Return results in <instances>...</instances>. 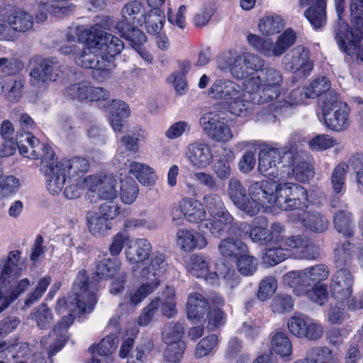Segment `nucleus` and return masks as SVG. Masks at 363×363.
<instances>
[{"label": "nucleus", "mask_w": 363, "mask_h": 363, "mask_svg": "<svg viewBox=\"0 0 363 363\" xmlns=\"http://www.w3.org/2000/svg\"><path fill=\"white\" fill-rule=\"evenodd\" d=\"M264 65V59L247 52H229L219 60V67L222 70L229 69L233 78H248L243 82V87L253 104H257L277 99L283 81L280 71L271 67L263 68Z\"/></svg>", "instance_id": "obj_1"}, {"label": "nucleus", "mask_w": 363, "mask_h": 363, "mask_svg": "<svg viewBox=\"0 0 363 363\" xmlns=\"http://www.w3.org/2000/svg\"><path fill=\"white\" fill-rule=\"evenodd\" d=\"M97 288L86 275L85 270H80L73 283L72 292L66 298L57 301L55 310L63 315L54 330L41 339V345L47 349L50 357L58 352L65 345L67 338V330L72 325L76 315L91 313L96 303Z\"/></svg>", "instance_id": "obj_2"}, {"label": "nucleus", "mask_w": 363, "mask_h": 363, "mask_svg": "<svg viewBox=\"0 0 363 363\" xmlns=\"http://www.w3.org/2000/svg\"><path fill=\"white\" fill-rule=\"evenodd\" d=\"M328 267L322 264L301 270H292L283 276V282L293 289L298 296H306L311 301L323 305L328 298L327 288L320 284L329 276Z\"/></svg>", "instance_id": "obj_3"}, {"label": "nucleus", "mask_w": 363, "mask_h": 363, "mask_svg": "<svg viewBox=\"0 0 363 363\" xmlns=\"http://www.w3.org/2000/svg\"><path fill=\"white\" fill-rule=\"evenodd\" d=\"M45 152L42 172L47 178V189L52 195L61 192L66 177L69 179L82 178L80 174H84L89 168V163L85 158L75 157L58 161L52 148L45 149Z\"/></svg>", "instance_id": "obj_4"}, {"label": "nucleus", "mask_w": 363, "mask_h": 363, "mask_svg": "<svg viewBox=\"0 0 363 363\" xmlns=\"http://www.w3.org/2000/svg\"><path fill=\"white\" fill-rule=\"evenodd\" d=\"M350 11L352 28L342 23L335 33L340 48L348 55L363 62V0H350Z\"/></svg>", "instance_id": "obj_5"}, {"label": "nucleus", "mask_w": 363, "mask_h": 363, "mask_svg": "<svg viewBox=\"0 0 363 363\" xmlns=\"http://www.w3.org/2000/svg\"><path fill=\"white\" fill-rule=\"evenodd\" d=\"M318 247L308 238L301 235L286 237L278 247H267L262 256V262L273 266L282 262L291 255L300 259L312 260L319 256Z\"/></svg>", "instance_id": "obj_6"}, {"label": "nucleus", "mask_w": 363, "mask_h": 363, "mask_svg": "<svg viewBox=\"0 0 363 363\" xmlns=\"http://www.w3.org/2000/svg\"><path fill=\"white\" fill-rule=\"evenodd\" d=\"M208 94L212 99L223 101L228 106L229 112L235 116H241L246 114L250 108V99L247 98V92L243 86L229 79L216 80L208 89Z\"/></svg>", "instance_id": "obj_7"}, {"label": "nucleus", "mask_w": 363, "mask_h": 363, "mask_svg": "<svg viewBox=\"0 0 363 363\" xmlns=\"http://www.w3.org/2000/svg\"><path fill=\"white\" fill-rule=\"evenodd\" d=\"M204 205L212 218H208L198 225V228L203 233L219 235L225 225L231 224L233 217L226 210L220 195L208 193L203 197Z\"/></svg>", "instance_id": "obj_8"}, {"label": "nucleus", "mask_w": 363, "mask_h": 363, "mask_svg": "<svg viewBox=\"0 0 363 363\" xmlns=\"http://www.w3.org/2000/svg\"><path fill=\"white\" fill-rule=\"evenodd\" d=\"M288 152L285 148H262L258 155L259 172L274 182L289 179V170L286 169V163L283 162V156Z\"/></svg>", "instance_id": "obj_9"}, {"label": "nucleus", "mask_w": 363, "mask_h": 363, "mask_svg": "<svg viewBox=\"0 0 363 363\" xmlns=\"http://www.w3.org/2000/svg\"><path fill=\"white\" fill-rule=\"evenodd\" d=\"M296 38V32L291 28H287L277 37L275 42L253 33L247 35V41L251 47L265 57H279L295 43Z\"/></svg>", "instance_id": "obj_10"}, {"label": "nucleus", "mask_w": 363, "mask_h": 363, "mask_svg": "<svg viewBox=\"0 0 363 363\" xmlns=\"http://www.w3.org/2000/svg\"><path fill=\"white\" fill-rule=\"evenodd\" d=\"M248 196L245 213L250 216L276 206V182H253L248 188Z\"/></svg>", "instance_id": "obj_11"}, {"label": "nucleus", "mask_w": 363, "mask_h": 363, "mask_svg": "<svg viewBox=\"0 0 363 363\" xmlns=\"http://www.w3.org/2000/svg\"><path fill=\"white\" fill-rule=\"evenodd\" d=\"M276 206L283 211L302 208L308 206V196L302 186L280 181L276 182Z\"/></svg>", "instance_id": "obj_12"}, {"label": "nucleus", "mask_w": 363, "mask_h": 363, "mask_svg": "<svg viewBox=\"0 0 363 363\" xmlns=\"http://www.w3.org/2000/svg\"><path fill=\"white\" fill-rule=\"evenodd\" d=\"M199 125L206 135L215 142L226 143L233 136L224 114L218 111H211L202 114Z\"/></svg>", "instance_id": "obj_13"}, {"label": "nucleus", "mask_w": 363, "mask_h": 363, "mask_svg": "<svg viewBox=\"0 0 363 363\" xmlns=\"http://www.w3.org/2000/svg\"><path fill=\"white\" fill-rule=\"evenodd\" d=\"M62 72L61 65L55 61L42 60L31 65L29 72L30 86L38 91H43L50 82H54Z\"/></svg>", "instance_id": "obj_14"}, {"label": "nucleus", "mask_w": 363, "mask_h": 363, "mask_svg": "<svg viewBox=\"0 0 363 363\" xmlns=\"http://www.w3.org/2000/svg\"><path fill=\"white\" fill-rule=\"evenodd\" d=\"M206 216L203 203L196 199L183 198L178 205H173L171 208L170 217L175 225L183 223V218L188 222L199 223L203 221Z\"/></svg>", "instance_id": "obj_15"}, {"label": "nucleus", "mask_w": 363, "mask_h": 363, "mask_svg": "<svg viewBox=\"0 0 363 363\" xmlns=\"http://www.w3.org/2000/svg\"><path fill=\"white\" fill-rule=\"evenodd\" d=\"M84 182L89 190L86 198L91 202L94 201L91 198L94 197V193H96L98 197L102 200L116 199L118 197L116 180L112 174L101 173L89 175L85 177Z\"/></svg>", "instance_id": "obj_16"}, {"label": "nucleus", "mask_w": 363, "mask_h": 363, "mask_svg": "<svg viewBox=\"0 0 363 363\" xmlns=\"http://www.w3.org/2000/svg\"><path fill=\"white\" fill-rule=\"evenodd\" d=\"M350 109L347 104L339 100L326 101L323 106L325 125L333 130H345L350 125Z\"/></svg>", "instance_id": "obj_17"}, {"label": "nucleus", "mask_w": 363, "mask_h": 363, "mask_svg": "<svg viewBox=\"0 0 363 363\" xmlns=\"http://www.w3.org/2000/svg\"><path fill=\"white\" fill-rule=\"evenodd\" d=\"M354 277L346 269L337 270L330 277V291L332 297L344 305L352 297Z\"/></svg>", "instance_id": "obj_18"}, {"label": "nucleus", "mask_w": 363, "mask_h": 363, "mask_svg": "<svg viewBox=\"0 0 363 363\" xmlns=\"http://www.w3.org/2000/svg\"><path fill=\"white\" fill-rule=\"evenodd\" d=\"M151 251V244L147 239L135 238L128 242L125 251V259L133 265L132 270L135 275L146 264Z\"/></svg>", "instance_id": "obj_19"}, {"label": "nucleus", "mask_w": 363, "mask_h": 363, "mask_svg": "<svg viewBox=\"0 0 363 363\" xmlns=\"http://www.w3.org/2000/svg\"><path fill=\"white\" fill-rule=\"evenodd\" d=\"M309 55V50L305 46L295 47L283 58L285 69L291 72H300L303 75H308L313 67Z\"/></svg>", "instance_id": "obj_20"}, {"label": "nucleus", "mask_w": 363, "mask_h": 363, "mask_svg": "<svg viewBox=\"0 0 363 363\" xmlns=\"http://www.w3.org/2000/svg\"><path fill=\"white\" fill-rule=\"evenodd\" d=\"M84 46V51L75 57L76 64L82 67L94 69V76L97 79L102 80L108 77L110 74L109 65L101 59L97 50L88 48L87 43Z\"/></svg>", "instance_id": "obj_21"}, {"label": "nucleus", "mask_w": 363, "mask_h": 363, "mask_svg": "<svg viewBox=\"0 0 363 363\" xmlns=\"http://www.w3.org/2000/svg\"><path fill=\"white\" fill-rule=\"evenodd\" d=\"M283 162L286 163L285 168L289 170V178L293 177L298 182H305L314 175L310 164L304 160L302 155L294 150H289V152L284 154Z\"/></svg>", "instance_id": "obj_22"}, {"label": "nucleus", "mask_w": 363, "mask_h": 363, "mask_svg": "<svg viewBox=\"0 0 363 363\" xmlns=\"http://www.w3.org/2000/svg\"><path fill=\"white\" fill-rule=\"evenodd\" d=\"M185 157L194 167L205 169L213 161L212 150L207 143L196 141L186 146Z\"/></svg>", "instance_id": "obj_23"}, {"label": "nucleus", "mask_w": 363, "mask_h": 363, "mask_svg": "<svg viewBox=\"0 0 363 363\" xmlns=\"http://www.w3.org/2000/svg\"><path fill=\"white\" fill-rule=\"evenodd\" d=\"M18 250L11 251L0 275V286H11L26 270V265Z\"/></svg>", "instance_id": "obj_24"}, {"label": "nucleus", "mask_w": 363, "mask_h": 363, "mask_svg": "<svg viewBox=\"0 0 363 363\" xmlns=\"http://www.w3.org/2000/svg\"><path fill=\"white\" fill-rule=\"evenodd\" d=\"M202 232L198 233L185 228H180L176 234V243L182 251L193 252L194 250H203L208 241Z\"/></svg>", "instance_id": "obj_25"}, {"label": "nucleus", "mask_w": 363, "mask_h": 363, "mask_svg": "<svg viewBox=\"0 0 363 363\" xmlns=\"http://www.w3.org/2000/svg\"><path fill=\"white\" fill-rule=\"evenodd\" d=\"M186 269L192 276L204 279L208 284L214 285L218 282V273L209 272L208 259L206 257L199 255H191L186 264Z\"/></svg>", "instance_id": "obj_26"}, {"label": "nucleus", "mask_w": 363, "mask_h": 363, "mask_svg": "<svg viewBox=\"0 0 363 363\" xmlns=\"http://www.w3.org/2000/svg\"><path fill=\"white\" fill-rule=\"evenodd\" d=\"M348 165L345 163H340L332 172L330 176V185L334 196L330 199V205L335 208L344 207L345 203L340 201L339 197L342 196L346 191V174Z\"/></svg>", "instance_id": "obj_27"}, {"label": "nucleus", "mask_w": 363, "mask_h": 363, "mask_svg": "<svg viewBox=\"0 0 363 363\" xmlns=\"http://www.w3.org/2000/svg\"><path fill=\"white\" fill-rule=\"evenodd\" d=\"M167 263L164 256L162 254L155 252L152 255L150 262L147 260L146 264L135 274L150 282H157V286L160 284L159 277L166 271Z\"/></svg>", "instance_id": "obj_28"}, {"label": "nucleus", "mask_w": 363, "mask_h": 363, "mask_svg": "<svg viewBox=\"0 0 363 363\" xmlns=\"http://www.w3.org/2000/svg\"><path fill=\"white\" fill-rule=\"evenodd\" d=\"M96 46L91 49L97 50L105 63H110V58L120 54L124 48L123 41L112 34L105 35L101 39L96 40Z\"/></svg>", "instance_id": "obj_29"}, {"label": "nucleus", "mask_w": 363, "mask_h": 363, "mask_svg": "<svg viewBox=\"0 0 363 363\" xmlns=\"http://www.w3.org/2000/svg\"><path fill=\"white\" fill-rule=\"evenodd\" d=\"M208 310L209 303L201 294L198 292L189 294L186 305L189 319L197 323L204 318Z\"/></svg>", "instance_id": "obj_30"}, {"label": "nucleus", "mask_w": 363, "mask_h": 363, "mask_svg": "<svg viewBox=\"0 0 363 363\" xmlns=\"http://www.w3.org/2000/svg\"><path fill=\"white\" fill-rule=\"evenodd\" d=\"M17 147H18L19 152L25 157L36 160L40 157L42 161L46 153L45 149L51 148L41 143L38 138L29 133L26 135L24 142L21 141L20 144L18 143ZM42 169L43 166L41 167Z\"/></svg>", "instance_id": "obj_31"}, {"label": "nucleus", "mask_w": 363, "mask_h": 363, "mask_svg": "<svg viewBox=\"0 0 363 363\" xmlns=\"http://www.w3.org/2000/svg\"><path fill=\"white\" fill-rule=\"evenodd\" d=\"M122 20L126 24L125 27L135 24L142 25L146 16L144 5L138 1L125 4L121 9Z\"/></svg>", "instance_id": "obj_32"}, {"label": "nucleus", "mask_w": 363, "mask_h": 363, "mask_svg": "<svg viewBox=\"0 0 363 363\" xmlns=\"http://www.w3.org/2000/svg\"><path fill=\"white\" fill-rule=\"evenodd\" d=\"M110 124L115 132H122L123 120L130 115L128 106L122 101L113 100L107 107Z\"/></svg>", "instance_id": "obj_33"}, {"label": "nucleus", "mask_w": 363, "mask_h": 363, "mask_svg": "<svg viewBox=\"0 0 363 363\" xmlns=\"http://www.w3.org/2000/svg\"><path fill=\"white\" fill-rule=\"evenodd\" d=\"M129 172L133 174L138 182L145 186H152L157 179L154 169L147 164L131 161L127 165Z\"/></svg>", "instance_id": "obj_34"}, {"label": "nucleus", "mask_w": 363, "mask_h": 363, "mask_svg": "<svg viewBox=\"0 0 363 363\" xmlns=\"http://www.w3.org/2000/svg\"><path fill=\"white\" fill-rule=\"evenodd\" d=\"M14 127L9 120L2 121L0 125V143L5 157H9L16 151L18 143L13 138Z\"/></svg>", "instance_id": "obj_35"}, {"label": "nucleus", "mask_w": 363, "mask_h": 363, "mask_svg": "<svg viewBox=\"0 0 363 363\" xmlns=\"http://www.w3.org/2000/svg\"><path fill=\"white\" fill-rule=\"evenodd\" d=\"M227 192L233 204L245 213L248 197L241 182L235 177H231L228 182Z\"/></svg>", "instance_id": "obj_36"}, {"label": "nucleus", "mask_w": 363, "mask_h": 363, "mask_svg": "<svg viewBox=\"0 0 363 363\" xmlns=\"http://www.w3.org/2000/svg\"><path fill=\"white\" fill-rule=\"evenodd\" d=\"M87 228L94 237H102L111 228V223L99 212L89 211L86 216Z\"/></svg>", "instance_id": "obj_37"}, {"label": "nucleus", "mask_w": 363, "mask_h": 363, "mask_svg": "<svg viewBox=\"0 0 363 363\" xmlns=\"http://www.w3.org/2000/svg\"><path fill=\"white\" fill-rule=\"evenodd\" d=\"M157 288V282L147 281L138 286L129 289L126 293L125 301L132 307L137 306Z\"/></svg>", "instance_id": "obj_38"}, {"label": "nucleus", "mask_w": 363, "mask_h": 363, "mask_svg": "<svg viewBox=\"0 0 363 363\" xmlns=\"http://www.w3.org/2000/svg\"><path fill=\"white\" fill-rule=\"evenodd\" d=\"M125 25L124 21H118L115 28L121 33V37L130 42L134 49H138L146 42V35L134 26L125 27Z\"/></svg>", "instance_id": "obj_39"}, {"label": "nucleus", "mask_w": 363, "mask_h": 363, "mask_svg": "<svg viewBox=\"0 0 363 363\" xmlns=\"http://www.w3.org/2000/svg\"><path fill=\"white\" fill-rule=\"evenodd\" d=\"M154 300H157V311L160 310L164 316L170 318L177 315L174 289L167 286L161 296Z\"/></svg>", "instance_id": "obj_40"}, {"label": "nucleus", "mask_w": 363, "mask_h": 363, "mask_svg": "<svg viewBox=\"0 0 363 363\" xmlns=\"http://www.w3.org/2000/svg\"><path fill=\"white\" fill-rule=\"evenodd\" d=\"M299 220L306 228L316 233L324 232L328 226L327 219L316 212H303L299 216Z\"/></svg>", "instance_id": "obj_41"}, {"label": "nucleus", "mask_w": 363, "mask_h": 363, "mask_svg": "<svg viewBox=\"0 0 363 363\" xmlns=\"http://www.w3.org/2000/svg\"><path fill=\"white\" fill-rule=\"evenodd\" d=\"M139 138L130 135L123 136L121 139V146L118 148L115 157V161L120 166H127L130 160L127 158V152H136L138 150Z\"/></svg>", "instance_id": "obj_42"}, {"label": "nucleus", "mask_w": 363, "mask_h": 363, "mask_svg": "<svg viewBox=\"0 0 363 363\" xmlns=\"http://www.w3.org/2000/svg\"><path fill=\"white\" fill-rule=\"evenodd\" d=\"M9 21L11 28L16 33H25L33 28V18L25 11H15L9 12Z\"/></svg>", "instance_id": "obj_43"}, {"label": "nucleus", "mask_w": 363, "mask_h": 363, "mask_svg": "<svg viewBox=\"0 0 363 363\" xmlns=\"http://www.w3.org/2000/svg\"><path fill=\"white\" fill-rule=\"evenodd\" d=\"M218 251L224 257L238 258L241 254L247 252V246L240 240L228 238L220 241Z\"/></svg>", "instance_id": "obj_44"}, {"label": "nucleus", "mask_w": 363, "mask_h": 363, "mask_svg": "<svg viewBox=\"0 0 363 363\" xmlns=\"http://www.w3.org/2000/svg\"><path fill=\"white\" fill-rule=\"evenodd\" d=\"M285 26L284 19L278 15L262 17L258 24L259 31L265 36L274 35L279 33Z\"/></svg>", "instance_id": "obj_45"}, {"label": "nucleus", "mask_w": 363, "mask_h": 363, "mask_svg": "<svg viewBox=\"0 0 363 363\" xmlns=\"http://www.w3.org/2000/svg\"><path fill=\"white\" fill-rule=\"evenodd\" d=\"M121 262L116 258H104L99 260L96 266V274L101 279L113 278L118 274Z\"/></svg>", "instance_id": "obj_46"}, {"label": "nucleus", "mask_w": 363, "mask_h": 363, "mask_svg": "<svg viewBox=\"0 0 363 363\" xmlns=\"http://www.w3.org/2000/svg\"><path fill=\"white\" fill-rule=\"evenodd\" d=\"M327 2L307 8L303 15L315 29L324 27L327 23L326 15Z\"/></svg>", "instance_id": "obj_47"}, {"label": "nucleus", "mask_w": 363, "mask_h": 363, "mask_svg": "<svg viewBox=\"0 0 363 363\" xmlns=\"http://www.w3.org/2000/svg\"><path fill=\"white\" fill-rule=\"evenodd\" d=\"M271 350L282 357H289L292 353V345L284 333L277 331L272 335Z\"/></svg>", "instance_id": "obj_48"}, {"label": "nucleus", "mask_w": 363, "mask_h": 363, "mask_svg": "<svg viewBox=\"0 0 363 363\" xmlns=\"http://www.w3.org/2000/svg\"><path fill=\"white\" fill-rule=\"evenodd\" d=\"M355 246L350 242L337 244L333 250V261L337 267L347 265L352 261Z\"/></svg>", "instance_id": "obj_49"}, {"label": "nucleus", "mask_w": 363, "mask_h": 363, "mask_svg": "<svg viewBox=\"0 0 363 363\" xmlns=\"http://www.w3.org/2000/svg\"><path fill=\"white\" fill-rule=\"evenodd\" d=\"M113 21L110 16H101L98 18L97 21L89 28V45L90 48H94L96 46L98 43H96V40L101 39L105 35L108 33L104 30H110Z\"/></svg>", "instance_id": "obj_50"}, {"label": "nucleus", "mask_w": 363, "mask_h": 363, "mask_svg": "<svg viewBox=\"0 0 363 363\" xmlns=\"http://www.w3.org/2000/svg\"><path fill=\"white\" fill-rule=\"evenodd\" d=\"M184 334L182 323L172 322L164 326L162 332V341L166 345L184 342L182 340Z\"/></svg>", "instance_id": "obj_51"}, {"label": "nucleus", "mask_w": 363, "mask_h": 363, "mask_svg": "<svg viewBox=\"0 0 363 363\" xmlns=\"http://www.w3.org/2000/svg\"><path fill=\"white\" fill-rule=\"evenodd\" d=\"M120 196L125 204L133 203L139 192V187L136 182L131 177H125L121 180Z\"/></svg>", "instance_id": "obj_52"}, {"label": "nucleus", "mask_w": 363, "mask_h": 363, "mask_svg": "<svg viewBox=\"0 0 363 363\" xmlns=\"http://www.w3.org/2000/svg\"><path fill=\"white\" fill-rule=\"evenodd\" d=\"M147 33L150 34L159 33L164 23V16L160 9H151L143 21Z\"/></svg>", "instance_id": "obj_53"}, {"label": "nucleus", "mask_w": 363, "mask_h": 363, "mask_svg": "<svg viewBox=\"0 0 363 363\" xmlns=\"http://www.w3.org/2000/svg\"><path fill=\"white\" fill-rule=\"evenodd\" d=\"M334 226L339 233H342L345 237H350L353 235L351 215L343 209L335 212Z\"/></svg>", "instance_id": "obj_54"}, {"label": "nucleus", "mask_w": 363, "mask_h": 363, "mask_svg": "<svg viewBox=\"0 0 363 363\" xmlns=\"http://www.w3.org/2000/svg\"><path fill=\"white\" fill-rule=\"evenodd\" d=\"M236 267L242 275L252 276L257 269L258 262L255 257L249 255L247 251L237 258Z\"/></svg>", "instance_id": "obj_55"}, {"label": "nucleus", "mask_w": 363, "mask_h": 363, "mask_svg": "<svg viewBox=\"0 0 363 363\" xmlns=\"http://www.w3.org/2000/svg\"><path fill=\"white\" fill-rule=\"evenodd\" d=\"M218 336L215 334L202 338L196 345L194 356L196 359L204 357L213 350L218 343Z\"/></svg>", "instance_id": "obj_56"}, {"label": "nucleus", "mask_w": 363, "mask_h": 363, "mask_svg": "<svg viewBox=\"0 0 363 363\" xmlns=\"http://www.w3.org/2000/svg\"><path fill=\"white\" fill-rule=\"evenodd\" d=\"M20 180L13 175H6L0 179V199L14 195L20 189Z\"/></svg>", "instance_id": "obj_57"}, {"label": "nucleus", "mask_w": 363, "mask_h": 363, "mask_svg": "<svg viewBox=\"0 0 363 363\" xmlns=\"http://www.w3.org/2000/svg\"><path fill=\"white\" fill-rule=\"evenodd\" d=\"M308 316L301 313H294L287 321L290 333L296 337L303 338Z\"/></svg>", "instance_id": "obj_58"}, {"label": "nucleus", "mask_w": 363, "mask_h": 363, "mask_svg": "<svg viewBox=\"0 0 363 363\" xmlns=\"http://www.w3.org/2000/svg\"><path fill=\"white\" fill-rule=\"evenodd\" d=\"M18 35L11 28L9 11L6 9H0V40L14 41Z\"/></svg>", "instance_id": "obj_59"}, {"label": "nucleus", "mask_w": 363, "mask_h": 363, "mask_svg": "<svg viewBox=\"0 0 363 363\" xmlns=\"http://www.w3.org/2000/svg\"><path fill=\"white\" fill-rule=\"evenodd\" d=\"M31 315L40 329H48L53 321L52 311L45 304H41Z\"/></svg>", "instance_id": "obj_60"}, {"label": "nucleus", "mask_w": 363, "mask_h": 363, "mask_svg": "<svg viewBox=\"0 0 363 363\" xmlns=\"http://www.w3.org/2000/svg\"><path fill=\"white\" fill-rule=\"evenodd\" d=\"M332 350L328 347H312L308 350L305 359L310 363H322L333 360Z\"/></svg>", "instance_id": "obj_61"}, {"label": "nucleus", "mask_w": 363, "mask_h": 363, "mask_svg": "<svg viewBox=\"0 0 363 363\" xmlns=\"http://www.w3.org/2000/svg\"><path fill=\"white\" fill-rule=\"evenodd\" d=\"M330 83L325 77L313 80L306 89V96L314 99L328 91Z\"/></svg>", "instance_id": "obj_62"}, {"label": "nucleus", "mask_w": 363, "mask_h": 363, "mask_svg": "<svg viewBox=\"0 0 363 363\" xmlns=\"http://www.w3.org/2000/svg\"><path fill=\"white\" fill-rule=\"evenodd\" d=\"M294 301L291 296L287 294H278L271 303L272 311L275 313H284L292 310Z\"/></svg>", "instance_id": "obj_63"}, {"label": "nucleus", "mask_w": 363, "mask_h": 363, "mask_svg": "<svg viewBox=\"0 0 363 363\" xmlns=\"http://www.w3.org/2000/svg\"><path fill=\"white\" fill-rule=\"evenodd\" d=\"M153 344L150 340H145L138 345L135 350L128 357L127 363H143Z\"/></svg>", "instance_id": "obj_64"}]
</instances>
